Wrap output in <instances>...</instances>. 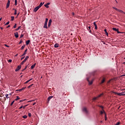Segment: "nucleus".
I'll return each mask as SVG.
<instances>
[{
  "mask_svg": "<svg viewBox=\"0 0 125 125\" xmlns=\"http://www.w3.org/2000/svg\"><path fill=\"white\" fill-rule=\"evenodd\" d=\"M47 22H45L43 26V28H46V29L48 28V27L47 26Z\"/></svg>",
  "mask_w": 125,
  "mask_h": 125,
  "instance_id": "9b49d317",
  "label": "nucleus"
},
{
  "mask_svg": "<svg viewBox=\"0 0 125 125\" xmlns=\"http://www.w3.org/2000/svg\"><path fill=\"white\" fill-rule=\"evenodd\" d=\"M59 43H55V45H54V47L58 48V47H59Z\"/></svg>",
  "mask_w": 125,
  "mask_h": 125,
  "instance_id": "dca6fc26",
  "label": "nucleus"
},
{
  "mask_svg": "<svg viewBox=\"0 0 125 125\" xmlns=\"http://www.w3.org/2000/svg\"><path fill=\"white\" fill-rule=\"evenodd\" d=\"M9 96L10 97L11 96H12V93H10V94H9Z\"/></svg>",
  "mask_w": 125,
  "mask_h": 125,
  "instance_id": "8fccbe9b",
  "label": "nucleus"
},
{
  "mask_svg": "<svg viewBox=\"0 0 125 125\" xmlns=\"http://www.w3.org/2000/svg\"><path fill=\"white\" fill-rule=\"evenodd\" d=\"M100 123H103V121H101L100 122Z\"/></svg>",
  "mask_w": 125,
  "mask_h": 125,
  "instance_id": "338daca9",
  "label": "nucleus"
},
{
  "mask_svg": "<svg viewBox=\"0 0 125 125\" xmlns=\"http://www.w3.org/2000/svg\"><path fill=\"white\" fill-rule=\"evenodd\" d=\"M113 8L114 9L116 10V11L119 12L124 13V12L122 10H120V9H117V8H116V7H113Z\"/></svg>",
  "mask_w": 125,
  "mask_h": 125,
  "instance_id": "39448f33",
  "label": "nucleus"
},
{
  "mask_svg": "<svg viewBox=\"0 0 125 125\" xmlns=\"http://www.w3.org/2000/svg\"><path fill=\"white\" fill-rule=\"evenodd\" d=\"M1 21V18L0 19V21Z\"/></svg>",
  "mask_w": 125,
  "mask_h": 125,
  "instance_id": "774afa93",
  "label": "nucleus"
},
{
  "mask_svg": "<svg viewBox=\"0 0 125 125\" xmlns=\"http://www.w3.org/2000/svg\"><path fill=\"white\" fill-rule=\"evenodd\" d=\"M31 86V85H30V86H28V88H30Z\"/></svg>",
  "mask_w": 125,
  "mask_h": 125,
  "instance_id": "0e129e2a",
  "label": "nucleus"
},
{
  "mask_svg": "<svg viewBox=\"0 0 125 125\" xmlns=\"http://www.w3.org/2000/svg\"><path fill=\"white\" fill-rule=\"evenodd\" d=\"M36 104V103H34L33 104V105H35Z\"/></svg>",
  "mask_w": 125,
  "mask_h": 125,
  "instance_id": "e2e57ef3",
  "label": "nucleus"
},
{
  "mask_svg": "<svg viewBox=\"0 0 125 125\" xmlns=\"http://www.w3.org/2000/svg\"><path fill=\"white\" fill-rule=\"evenodd\" d=\"M43 4H44V2H43V3L42 2H41L40 5H39L38 6L40 8Z\"/></svg>",
  "mask_w": 125,
  "mask_h": 125,
  "instance_id": "a211bd4d",
  "label": "nucleus"
},
{
  "mask_svg": "<svg viewBox=\"0 0 125 125\" xmlns=\"http://www.w3.org/2000/svg\"><path fill=\"white\" fill-rule=\"evenodd\" d=\"M25 101V100H21V101H20V102H23Z\"/></svg>",
  "mask_w": 125,
  "mask_h": 125,
  "instance_id": "3c124183",
  "label": "nucleus"
},
{
  "mask_svg": "<svg viewBox=\"0 0 125 125\" xmlns=\"http://www.w3.org/2000/svg\"><path fill=\"white\" fill-rule=\"evenodd\" d=\"M15 5H17V0H15Z\"/></svg>",
  "mask_w": 125,
  "mask_h": 125,
  "instance_id": "f704fd0d",
  "label": "nucleus"
},
{
  "mask_svg": "<svg viewBox=\"0 0 125 125\" xmlns=\"http://www.w3.org/2000/svg\"><path fill=\"white\" fill-rule=\"evenodd\" d=\"M17 26V24L15 23V25H14V26H13V28H14V29L16 28V26Z\"/></svg>",
  "mask_w": 125,
  "mask_h": 125,
  "instance_id": "473e14b6",
  "label": "nucleus"
},
{
  "mask_svg": "<svg viewBox=\"0 0 125 125\" xmlns=\"http://www.w3.org/2000/svg\"><path fill=\"white\" fill-rule=\"evenodd\" d=\"M82 111L86 115H88L89 114V110H88L86 107H83L82 108Z\"/></svg>",
  "mask_w": 125,
  "mask_h": 125,
  "instance_id": "f257e3e1",
  "label": "nucleus"
},
{
  "mask_svg": "<svg viewBox=\"0 0 125 125\" xmlns=\"http://www.w3.org/2000/svg\"><path fill=\"white\" fill-rule=\"evenodd\" d=\"M29 58V56H26L25 58L24 59V60L21 62V64L23 65L24 64V63L27 61V60Z\"/></svg>",
  "mask_w": 125,
  "mask_h": 125,
  "instance_id": "7ed1b4c3",
  "label": "nucleus"
},
{
  "mask_svg": "<svg viewBox=\"0 0 125 125\" xmlns=\"http://www.w3.org/2000/svg\"><path fill=\"white\" fill-rule=\"evenodd\" d=\"M5 46H6L7 47H9V46L7 45H5Z\"/></svg>",
  "mask_w": 125,
  "mask_h": 125,
  "instance_id": "052dcab7",
  "label": "nucleus"
},
{
  "mask_svg": "<svg viewBox=\"0 0 125 125\" xmlns=\"http://www.w3.org/2000/svg\"><path fill=\"white\" fill-rule=\"evenodd\" d=\"M27 106V105H24V106H23L22 108H23V109H25V107H26Z\"/></svg>",
  "mask_w": 125,
  "mask_h": 125,
  "instance_id": "864d4df0",
  "label": "nucleus"
},
{
  "mask_svg": "<svg viewBox=\"0 0 125 125\" xmlns=\"http://www.w3.org/2000/svg\"><path fill=\"white\" fill-rule=\"evenodd\" d=\"M22 118H24V119H27V116L26 115H24V116L22 117Z\"/></svg>",
  "mask_w": 125,
  "mask_h": 125,
  "instance_id": "ea45409f",
  "label": "nucleus"
},
{
  "mask_svg": "<svg viewBox=\"0 0 125 125\" xmlns=\"http://www.w3.org/2000/svg\"><path fill=\"white\" fill-rule=\"evenodd\" d=\"M14 102H15V101H13L12 102V103H11V104H10L11 106H12V105H13V104H14Z\"/></svg>",
  "mask_w": 125,
  "mask_h": 125,
  "instance_id": "e433bc0d",
  "label": "nucleus"
},
{
  "mask_svg": "<svg viewBox=\"0 0 125 125\" xmlns=\"http://www.w3.org/2000/svg\"><path fill=\"white\" fill-rule=\"evenodd\" d=\"M72 15L74 16V13H73V12L72 13Z\"/></svg>",
  "mask_w": 125,
  "mask_h": 125,
  "instance_id": "680f3d73",
  "label": "nucleus"
},
{
  "mask_svg": "<svg viewBox=\"0 0 125 125\" xmlns=\"http://www.w3.org/2000/svg\"><path fill=\"white\" fill-rule=\"evenodd\" d=\"M104 113L105 115L106 114H105V113L104 112V109H103V111L101 110V111H100V114H101V115H102Z\"/></svg>",
  "mask_w": 125,
  "mask_h": 125,
  "instance_id": "4be33fe9",
  "label": "nucleus"
},
{
  "mask_svg": "<svg viewBox=\"0 0 125 125\" xmlns=\"http://www.w3.org/2000/svg\"><path fill=\"white\" fill-rule=\"evenodd\" d=\"M120 125V122H118L116 125Z\"/></svg>",
  "mask_w": 125,
  "mask_h": 125,
  "instance_id": "09e8293b",
  "label": "nucleus"
},
{
  "mask_svg": "<svg viewBox=\"0 0 125 125\" xmlns=\"http://www.w3.org/2000/svg\"><path fill=\"white\" fill-rule=\"evenodd\" d=\"M3 96H4V95H3V94H0V97H3Z\"/></svg>",
  "mask_w": 125,
  "mask_h": 125,
  "instance_id": "4c0bfd02",
  "label": "nucleus"
},
{
  "mask_svg": "<svg viewBox=\"0 0 125 125\" xmlns=\"http://www.w3.org/2000/svg\"><path fill=\"white\" fill-rule=\"evenodd\" d=\"M14 34H15V37H16V38H18V37H19V36L18 35V33L17 32L15 33Z\"/></svg>",
  "mask_w": 125,
  "mask_h": 125,
  "instance_id": "ddd939ff",
  "label": "nucleus"
},
{
  "mask_svg": "<svg viewBox=\"0 0 125 125\" xmlns=\"http://www.w3.org/2000/svg\"><path fill=\"white\" fill-rule=\"evenodd\" d=\"M5 97L6 98L8 99V98H10V97L9 96V95H8V94H6V95H5Z\"/></svg>",
  "mask_w": 125,
  "mask_h": 125,
  "instance_id": "412c9836",
  "label": "nucleus"
},
{
  "mask_svg": "<svg viewBox=\"0 0 125 125\" xmlns=\"http://www.w3.org/2000/svg\"><path fill=\"white\" fill-rule=\"evenodd\" d=\"M90 29H91V26H88L87 27V30L89 31V32H91Z\"/></svg>",
  "mask_w": 125,
  "mask_h": 125,
  "instance_id": "a878e982",
  "label": "nucleus"
},
{
  "mask_svg": "<svg viewBox=\"0 0 125 125\" xmlns=\"http://www.w3.org/2000/svg\"><path fill=\"white\" fill-rule=\"evenodd\" d=\"M94 26L97 25L95 22H94Z\"/></svg>",
  "mask_w": 125,
  "mask_h": 125,
  "instance_id": "bf43d9fd",
  "label": "nucleus"
},
{
  "mask_svg": "<svg viewBox=\"0 0 125 125\" xmlns=\"http://www.w3.org/2000/svg\"><path fill=\"white\" fill-rule=\"evenodd\" d=\"M22 90H23V89H20L19 90V91H21Z\"/></svg>",
  "mask_w": 125,
  "mask_h": 125,
  "instance_id": "4d7b16f0",
  "label": "nucleus"
},
{
  "mask_svg": "<svg viewBox=\"0 0 125 125\" xmlns=\"http://www.w3.org/2000/svg\"><path fill=\"white\" fill-rule=\"evenodd\" d=\"M20 14V13H19L18 14L17 16H19V14Z\"/></svg>",
  "mask_w": 125,
  "mask_h": 125,
  "instance_id": "69168bd1",
  "label": "nucleus"
},
{
  "mask_svg": "<svg viewBox=\"0 0 125 125\" xmlns=\"http://www.w3.org/2000/svg\"><path fill=\"white\" fill-rule=\"evenodd\" d=\"M23 37H24V35L21 34V35L20 38H23Z\"/></svg>",
  "mask_w": 125,
  "mask_h": 125,
  "instance_id": "49530a36",
  "label": "nucleus"
},
{
  "mask_svg": "<svg viewBox=\"0 0 125 125\" xmlns=\"http://www.w3.org/2000/svg\"><path fill=\"white\" fill-rule=\"evenodd\" d=\"M87 81L88 82L89 84V85H91V84L93 83V81H94V79H92L91 81H90L89 80L88 78H87Z\"/></svg>",
  "mask_w": 125,
  "mask_h": 125,
  "instance_id": "20e7f679",
  "label": "nucleus"
},
{
  "mask_svg": "<svg viewBox=\"0 0 125 125\" xmlns=\"http://www.w3.org/2000/svg\"><path fill=\"white\" fill-rule=\"evenodd\" d=\"M40 8L39 6L36 7L34 9V12H36Z\"/></svg>",
  "mask_w": 125,
  "mask_h": 125,
  "instance_id": "0eeeda50",
  "label": "nucleus"
},
{
  "mask_svg": "<svg viewBox=\"0 0 125 125\" xmlns=\"http://www.w3.org/2000/svg\"><path fill=\"white\" fill-rule=\"evenodd\" d=\"M27 65H26V66H25V67L22 70V71L23 72V71H24L25 70H26V69H27Z\"/></svg>",
  "mask_w": 125,
  "mask_h": 125,
  "instance_id": "72a5a7b5",
  "label": "nucleus"
},
{
  "mask_svg": "<svg viewBox=\"0 0 125 125\" xmlns=\"http://www.w3.org/2000/svg\"><path fill=\"white\" fill-rule=\"evenodd\" d=\"M50 5V3L49 2H47L46 4L44 5V6L47 8H49V6L48 5Z\"/></svg>",
  "mask_w": 125,
  "mask_h": 125,
  "instance_id": "2eb2a0df",
  "label": "nucleus"
},
{
  "mask_svg": "<svg viewBox=\"0 0 125 125\" xmlns=\"http://www.w3.org/2000/svg\"><path fill=\"white\" fill-rule=\"evenodd\" d=\"M35 65H36V63H34V64L32 65L31 66V69H33L34 68V67L35 66Z\"/></svg>",
  "mask_w": 125,
  "mask_h": 125,
  "instance_id": "aec40b11",
  "label": "nucleus"
},
{
  "mask_svg": "<svg viewBox=\"0 0 125 125\" xmlns=\"http://www.w3.org/2000/svg\"><path fill=\"white\" fill-rule=\"evenodd\" d=\"M24 58H25V57H22V58H21V60H23L24 59Z\"/></svg>",
  "mask_w": 125,
  "mask_h": 125,
  "instance_id": "5fc2aeb1",
  "label": "nucleus"
},
{
  "mask_svg": "<svg viewBox=\"0 0 125 125\" xmlns=\"http://www.w3.org/2000/svg\"><path fill=\"white\" fill-rule=\"evenodd\" d=\"M98 106L102 108V109L103 110L104 107H103V106H102V105H98Z\"/></svg>",
  "mask_w": 125,
  "mask_h": 125,
  "instance_id": "a19ab883",
  "label": "nucleus"
},
{
  "mask_svg": "<svg viewBox=\"0 0 125 125\" xmlns=\"http://www.w3.org/2000/svg\"><path fill=\"white\" fill-rule=\"evenodd\" d=\"M117 33L118 34H124V32H120L119 31V29H118V30L117 31Z\"/></svg>",
  "mask_w": 125,
  "mask_h": 125,
  "instance_id": "cd10ccee",
  "label": "nucleus"
},
{
  "mask_svg": "<svg viewBox=\"0 0 125 125\" xmlns=\"http://www.w3.org/2000/svg\"><path fill=\"white\" fill-rule=\"evenodd\" d=\"M103 95L104 94L103 93L102 94H100V95H99L97 97H95L94 98H93V101L97 100L98 98L101 97V96H103Z\"/></svg>",
  "mask_w": 125,
  "mask_h": 125,
  "instance_id": "f03ea898",
  "label": "nucleus"
},
{
  "mask_svg": "<svg viewBox=\"0 0 125 125\" xmlns=\"http://www.w3.org/2000/svg\"><path fill=\"white\" fill-rule=\"evenodd\" d=\"M8 62H12V60H11V59H9V60H8Z\"/></svg>",
  "mask_w": 125,
  "mask_h": 125,
  "instance_id": "c9c22d12",
  "label": "nucleus"
},
{
  "mask_svg": "<svg viewBox=\"0 0 125 125\" xmlns=\"http://www.w3.org/2000/svg\"><path fill=\"white\" fill-rule=\"evenodd\" d=\"M48 20V19L47 18H46V19H45V22H47V23Z\"/></svg>",
  "mask_w": 125,
  "mask_h": 125,
  "instance_id": "c03bdc74",
  "label": "nucleus"
},
{
  "mask_svg": "<svg viewBox=\"0 0 125 125\" xmlns=\"http://www.w3.org/2000/svg\"><path fill=\"white\" fill-rule=\"evenodd\" d=\"M33 78L30 79L29 80H27L26 82H25V84H27L28 83H29L30 81L32 80Z\"/></svg>",
  "mask_w": 125,
  "mask_h": 125,
  "instance_id": "6ab92c4d",
  "label": "nucleus"
},
{
  "mask_svg": "<svg viewBox=\"0 0 125 125\" xmlns=\"http://www.w3.org/2000/svg\"><path fill=\"white\" fill-rule=\"evenodd\" d=\"M53 96H49V97H48V99H47V103L48 104L49 101H50V100L53 98Z\"/></svg>",
  "mask_w": 125,
  "mask_h": 125,
  "instance_id": "6e6552de",
  "label": "nucleus"
},
{
  "mask_svg": "<svg viewBox=\"0 0 125 125\" xmlns=\"http://www.w3.org/2000/svg\"><path fill=\"white\" fill-rule=\"evenodd\" d=\"M104 32H105V33L106 35L108 36V33H107L106 29H105L104 30Z\"/></svg>",
  "mask_w": 125,
  "mask_h": 125,
  "instance_id": "393cba45",
  "label": "nucleus"
},
{
  "mask_svg": "<svg viewBox=\"0 0 125 125\" xmlns=\"http://www.w3.org/2000/svg\"><path fill=\"white\" fill-rule=\"evenodd\" d=\"M9 27H10V25H9L7 26V28H8Z\"/></svg>",
  "mask_w": 125,
  "mask_h": 125,
  "instance_id": "13d9d810",
  "label": "nucleus"
},
{
  "mask_svg": "<svg viewBox=\"0 0 125 125\" xmlns=\"http://www.w3.org/2000/svg\"><path fill=\"white\" fill-rule=\"evenodd\" d=\"M8 24H9V21H8V22H7L5 23V25H8Z\"/></svg>",
  "mask_w": 125,
  "mask_h": 125,
  "instance_id": "58836bf2",
  "label": "nucleus"
},
{
  "mask_svg": "<svg viewBox=\"0 0 125 125\" xmlns=\"http://www.w3.org/2000/svg\"><path fill=\"white\" fill-rule=\"evenodd\" d=\"M25 88H26L25 87H23V88H21V89H22V90H23L24 89H25Z\"/></svg>",
  "mask_w": 125,
  "mask_h": 125,
  "instance_id": "6e6d98bb",
  "label": "nucleus"
},
{
  "mask_svg": "<svg viewBox=\"0 0 125 125\" xmlns=\"http://www.w3.org/2000/svg\"><path fill=\"white\" fill-rule=\"evenodd\" d=\"M51 22H52V20L50 19L49 21V22H48V28L50 27V26L51 25Z\"/></svg>",
  "mask_w": 125,
  "mask_h": 125,
  "instance_id": "9d476101",
  "label": "nucleus"
},
{
  "mask_svg": "<svg viewBox=\"0 0 125 125\" xmlns=\"http://www.w3.org/2000/svg\"><path fill=\"white\" fill-rule=\"evenodd\" d=\"M21 27V26H19L17 29H15V30L16 31L19 30V29H20V28Z\"/></svg>",
  "mask_w": 125,
  "mask_h": 125,
  "instance_id": "c85d7f7f",
  "label": "nucleus"
},
{
  "mask_svg": "<svg viewBox=\"0 0 125 125\" xmlns=\"http://www.w3.org/2000/svg\"><path fill=\"white\" fill-rule=\"evenodd\" d=\"M95 30H97L98 27H97V25H95Z\"/></svg>",
  "mask_w": 125,
  "mask_h": 125,
  "instance_id": "37998d69",
  "label": "nucleus"
},
{
  "mask_svg": "<svg viewBox=\"0 0 125 125\" xmlns=\"http://www.w3.org/2000/svg\"><path fill=\"white\" fill-rule=\"evenodd\" d=\"M21 68V65H18L17 68L16 69L15 71L17 72L19 71V70H20Z\"/></svg>",
  "mask_w": 125,
  "mask_h": 125,
  "instance_id": "1a4fd4ad",
  "label": "nucleus"
},
{
  "mask_svg": "<svg viewBox=\"0 0 125 125\" xmlns=\"http://www.w3.org/2000/svg\"><path fill=\"white\" fill-rule=\"evenodd\" d=\"M21 43H22V39L21 40V41L19 42V44H21Z\"/></svg>",
  "mask_w": 125,
  "mask_h": 125,
  "instance_id": "a18cd8bd",
  "label": "nucleus"
},
{
  "mask_svg": "<svg viewBox=\"0 0 125 125\" xmlns=\"http://www.w3.org/2000/svg\"><path fill=\"white\" fill-rule=\"evenodd\" d=\"M20 97H17V98L16 99H15V101H18L19 100H20Z\"/></svg>",
  "mask_w": 125,
  "mask_h": 125,
  "instance_id": "bb28decb",
  "label": "nucleus"
},
{
  "mask_svg": "<svg viewBox=\"0 0 125 125\" xmlns=\"http://www.w3.org/2000/svg\"><path fill=\"white\" fill-rule=\"evenodd\" d=\"M23 108V105H21V106H20V107H19V109H21Z\"/></svg>",
  "mask_w": 125,
  "mask_h": 125,
  "instance_id": "de8ad7c7",
  "label": "nucleus"
},
{
  "mask_svg": "<svg viewBox=\"0 0 125 125\" xmlns=\"http://www.w3.org/2000/svg\"><path fill=\"white\" fill-rule=\"evenodd\" d=\"M10 4V0H8V2L6 4V9L9 7Z\"/></svg>",
  "mask_w": 125,
  "mask_h": 125,
  "instance_id": "423d86ee",
  "label": "nucleus"
},
{
  "mask_svg": "<svg viewBox=\"0 0 125 125\" xmlns=\"http://www.w3.org/2000/svg\"><path fill=\"white\" fill-rule=\"evenodd\" d=\"M14 15H17V10H16V9H15Z\"/></svg>",
  "mask_w": 125,
  "mask_h": 125,
  "instance_id": "2f4dec72",
  "label": "nucleus"
},
{
  "mask_svg": "<svg viewBox=\"0 0 125 125\" xmlns=\"http://www.w3.org/2000/svg\"><path fill=\"white\" fill-rule=\"evenodd\" d=\"M27 49L25 50L23 54L21 55V57L25 56L26 55V54H27Z\"/></svg>",
  "mask_w": 125,
  "mask_h": 125,
  "instance_id": "4468645a",
  "label": "nucleus"
},
{
  "mask_svg": "<svg viewBox=\"0 0 125 125\" xmlns=\"http://www.w3.org/2000/svg\"><path fill=\"white\" fill-rule=\"evenodd\" d=\"M112 29H113V31H115L116 32H117L118 30H119L118 29H117L116 28H115V27H113Z\"/></svg>",
  "mask_w": 125,
  "mask_h": 125,
  "instance_id": "f3484780",
  "label": "nucleus"
},
{
  "mask_svg": "<svg viewBox=\"0 0 125 125\" xmlns=\"http://www.w3.org/2000/svg\"><path fill=\"white\" fill-rule=\"evenodd\" d=\"M118 95L119 96H125V92H123V93H119V94H118Z\"/></svg>",
  "mask_w": 125,
  "mask_h": 125,
  "instance_id": "f8f14e48",
  "label": "nucleus"
},
{
  "mask_svg": "<svg viewBox=\"0 0 125 125\" xmlns=\"http://www.w3.org/2000/svg\"><path fill=\"white\" fill-rule=\"evenodd\" d=\"M104 82H105V79L104 78V79L102 80V82H101V84L104 83Z\"/></svg>",
  "mask_w": 125,
  "mask_h": 125,
  "instance_id": "b1692460",
  "label": "nucleus"
},
{
  "mask_svg": "<svg viewBox=\"0 0 125 125\" xmlns=\"http://www.w3.org/2000/svg\"><path fill=\"white\" fill-rule=\"evenodd\" d=\"M30 40H27L26 42V44L27 45L29 44V43H30Z\"/></svg>",
  "mask_w": 125,
  "mask_h": 125,
  "instance_id": "5701e85b",
  "label": "nucleus"
},
{
  "mask_svg": "<svg viewBox=\"0 0 125 125\" xmlns=\"http://www.w3.org/2000/svg\"><path fill=\"white\" fill-rule=\"evenodd\" d=\"M11 21H14V16H11Z\"/></svg>",
  "mask_w": 125,
  "mask_h": 125,
  "instance_id": "c756f323",
  "label": "nucleus"
},
{
  "mask_svg": "<svg viewBox=\"0 0 125 125\" xmlns=\"http://www.w3.org/2000/svg\"><path fill=\"white\" fill-rule=\"evenodd\" d=\"M24 48H25V45H22V46L21 47V50L24 49Z\"/></svg>",
  "mask_w": 125,
  "mask_h": 125,
  "instance_id": "7c9ffc66",
  "label": "nucleus"
},
{
  "mask_svg": "<svg viewBox=\"0 0 125 125\" xmlns=\"http://www.w3.org/2000/svg\"><path fill=\"white\" fill-rule=\"evenodd\" d=\"M28 116H29V117H30L31 116V113H29V112H28Z\"/></svg>",
  "mask_w": 125,
  "mask_h": 125,
  "instance_id": "79ce46f5",
  "label": "nucleus"
},
{
  "mask_svg": "<svg viewBox=\"0 0 125 125\" xmlns=\"http://www.w3.org/2000/svg\"><path fill=\"white\" fill-rule=\"evenodd\" d=\"M105 121H106V120H107V118H106V114L105 115Z\"/></svg>",
  "mask_w": 125,
  "mask_h": 125,
  "instance_id": "603ef678",
  "label": "nucleus"
}]
</instances>
